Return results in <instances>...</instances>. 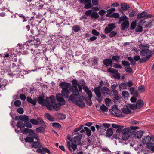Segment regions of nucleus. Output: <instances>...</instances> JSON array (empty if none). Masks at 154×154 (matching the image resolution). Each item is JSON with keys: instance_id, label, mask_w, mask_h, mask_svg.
I'll return each mask as SVG.
<instances>
[{"instance_id": "nucleus-28", "label": "nucleus", "mask_w": 154, "mask_h": 154, "mask_svg": "<svg viewBox=\"0 0 154 154\" xmlns=\"http://www.w3.org/2000/svg\"><path fill=\"white\" fill-rule=\"evenodd\" d=\"M37 120L38 122V124L42 125L45 127H46V125L45 124L43 119L40 117H37Z\"/></svg>"}, {"instance_id": "nucleus-37", "label": "nucleus", "mask_w": 154, "mask_h": 154, "mask_svg": "<svg viewBox=\"0 0 154 154\" xmlns=\"http://www.w3.org/2000/svg\"><path fill=\"white\" fill-rule=\"evenodd\" d=\"M25 142L26 143H32L33 142V138L32 137H26V138L24 139Z\"/></svg>"}, {"instance_id": "nucleus-16", "label": "nucleus", "mask_w": 154, "mask_h": 154, "mask_svg": "<svg viewBox=\"0 0 154 154\" xmlns=\"http://www.w3.org/2000/svg\"><path fill=\"white\" fill-rule=\"evenodd\" d=\"M129 23L128 21V20H125L121 24V29L122 30H124L126 29H127L129 26Z\"/></svg>"}, {"instance_id": "nucleus-46", "label": "nucleus", "mask_w": 154, "mask_h": 154, "mask_svg": "<svg viewBox=\"0 0 154 154\" xmlns=\"http://www.w3.org/2000/svg\"><path fill=\"white\" fill-rule=\"evenodd\" d=\"M143 28L140 25H138L135 29V32H140L143 31Z\"/></svg>"}, {"instance_id": "nucleus-41", "label": "nucleus", "mask_w": 154, "mask_h": 154, "mask_svg": "<svg viewBox=\"0 0 154 154\" xmlns=\"http://www.w3.org/2000/svg\"><path fill=\"white\" fill-rule=\"evenodd\" d=\"M32 39L34 41V43L36 46H38L40 45L41 43V42L40 39L38 38H32Z\"/></svg>"}, {"instance_id": "nucleus-5", "label": "nucleus", "mask_w": 154, "mask_h": 154, "mask_svg": "<svg viewBox=\"0 0 154 154\" xmlns=\"http://www.w3.org/2000/svg\"><path fill=\"white\" fill-rule=\"evenodd\" d=\"M77 86H72L70 87L71 88V91L73 93H75V94H71L68 98V100H75L76 99L77 97L79 95V94L77 88Z\"/></svg>"}, {"instance_id": "nucleus-30", "label": "nucleus", "mask_w": 154, "mask_h": 154, "mask_svg": "<svg viewBox=\"0 0 154 154\" xmlns=\"http://www.w3.org/2000/svg\"><path fill=\"white\" fill-rule=\"evenodd\" d=\"M27 101L28 102L34 105H36V103L37 101L36 100H34L29 97H28L27 98Z\"/></svg>"}, {"instance_id": "nucleus-25", "label": "nucleus", "mask_w": 154, "mask_h": 154, "mask_svg": "<svg viewBox=\"0 0 154 154\" xmlns=\"http://www.w3.org/2000/svg\"><path fill=\"white\" fill-rule=\"evenodd\" d=\"M113 129L112 128H109L106 131L107 137H110L113 134Z\"/></svg>"}, {"instance_id": "nucleus-29", "label": "nucleus", "mask_w": 154, "mask_h": 154, "mask_svg": "<svg viewBox=\"0 0 154 154\" xmlns=\"http://www.w3.org/2000/svg\"><path fill=\"white\" fill-rule=\"evenodd\" d=\"M57 116L58 119L60 120L64 119L66 117L65 114L60 113L57 114Z\"/></svg>"}, {"instance_id": "nucleus-40", "label": "nucleus", "mask_w": 154, "mask_h": 154, "mask_svg": "<svg viewBox=\"0 0 154 154\" xmlns=\"http://www.w3.org/2000/svg\"><path fill=\"white\" fill-rule=\"evenodd\" d=\"M51 124L52 127L57 128H60L61 127V125L58 123H52Z\"/></svg>"}, {"instance_id": "nucleus-23", "label": "nucleus", "mask_w": 154, "mask_h": 154, "mask_svg": "<svg viewBox=\"0 0 154 154\" xmlns=\"http://www.w3.org/2000/svg\"><path fill=\"white\" fill-rule=\"evenodd\" d=\"M121 8L123 10H128L130 7L128 4L125 3H121Z\"/></svg>"}, {"instance_id": "nucleus-26", "label": "nucleus", "mask_w": 154, "mask_h": 154, "mask_svg": "<svg viewBox=\"0 0 154 154\" xmlns=\"http://www.w3.org/2000/svg\"><path fill=\"white\" fill-rule=\"evenodd\" d=\"M45 117L49 121L51 122H53L55 121L54 118L52 117L51 114L49 113H45Z\"/></svg>"}, {"instance_id": "nucleus-35", "label": "nucleus", "mask_w": 154, "mask_h": 154, "mask_svg": "<svg viewBox=\"0 0 154 154\" xmlns=\"http://www.w3.org/2000/svg\"><path fill=\"white\" fill-rule=\"evenodd\" d=\"M24 123H23V121H19L17 122L16 126H17L20 128H24Z\"/></svg>"}, {"instance_id": "nucleus-57", "label": "nucleus", "mask_w": 154, "mask_h": 154, "mask_svg": "<svg viewBox=\"0 0 154 154\" xmlns=\"http://www.w3.org/2000/svg\"><path fill=\"white\" fill-rule=\"evenodd\" d=\"M72 85V86H78L79 84L78 81L76 79H73L71 81Z\"/></svg>"}, {"instance_id": "nucleus-43", "label": "nucleus", "mask_w": 154, "mask_h": 154, "mask_svg": "<svg viewBox=\"0 0 154 154\" xmlns=\"http://www.w3.org/2000/svg\"><path fill=\"white\" fill-rule=\"evenodd\" d=\"M112 60L116 61L117 62H119V60L120 59V57L118 55H113L112 57Z\"/></svg>"}, {"instance_id": "nucleus-36", "label": "nucleus", "mask_w": 154, "mask_h": 154, "mask_svg": "<svg viewBox=\"0 0 154 154\" xmlns=\"http://www.w3.org/2000/svg\"><path fill=\"white\" fill-rule=\"evenodd\" d=\"M36 131L37 132H40L43 133L45 131V130L44 127L42 126H40L37 128L36 129Z\"/></svg>"}, {"instance_id": "nucleus-42", "label": "nucleus", "mask_w": 154, "mask_h": 154, "mask_svg": "<svg viewBox=\"0 0 154 154\" xmlns=\"http://www.w3.org/2000/svg\"><path fill=\"white\" fill-rule=\"evenodd\" d=\"M81 29V28L78 25L74 26L72 27V30L75 32H77Z\"/></svg>"}, {"instance_id": "nucleus-55", "label": "nucleus", "mask_w": 154, "mask_h": 154, "mask_svg": "<svg viewBox=\"0 0 154 154\" xmlns=\"http://www.w3.org/2000/svg\"><path fill=\"white\" fill-rule=\"evenodd\" d=\"M60 108V105L56 103L53 106V109L56 111L59 110Z\"/></svg>"}, {"instance_id": "nucleus-47", "label": "nucleus", "mask_w": 154, "mask_h": 154, "mask_svg": "<svg viewBox=\"0 0 154 154\" xmlns=\"http://www.w3.org/2000/svg\"><path fill=\"white\" fill-rule=\"evenodd\" d=\"M83 100L86 101V103L87 105L90 106L92 104L91 99L90 100L89 98L88 100L85 97H84Z\"/></svg>"}, {"instance_id": "nucleus-34", "label": "nucleus", "mask_w": 154, "mask_h": 154, "mask_svg": "<svg viewBox=\"0 0 154 154\" xmlns=\"http://www.w3.org/2000/svg\"><path fill=\"white\" fill-rule=\"evenodd\" d=\"M99 17L98 13L95 11H93L91 18L92 19H97Z\"/></svg>"}, {"instance_id": "nucleus-59", "label": "nucleus", "mask_w": 154, "mask_h": 154, "mask_svg": "<svg viewBox=\"0 0 154 154\" xmlns=\"http://www.w3.org/2000/svg\"><path fill=\"white\" fill-rule=\"evenodd\" d=\"M24 127L26 126V127L31 128H32V126L31 124L29 122L27 121L26 122H24Z\"/></svg>"}, {"instance_id": "nucleus-60", "label": "nucleus", "mask_w": 154, "mask_h": 154, "mask_svg": "<svg viewBox=\"0 0 154 154\" xmlns=\"http://www.w3.org/2000/svg\"><path fill=\"white\" fill-rule=\"evenodd\" d=\"M128 18H127V17L125 15H124V16H121L120 17H119V21H124L125 20H127Z\"/></svg>"}, {"instance_id": "nucleus-38", "label": "nucleus", "mask_w": 154, "mask_h": 154, "mask_svg": "<svg viewBox=\"0 0 154 154\" xmlns=\"http://www.w3.org/2000/svg\"><path fill=\"white\" fill-rule=\"evenodd\" d=\"M100 109L103 112H107L108 111V108L104 104L100 106Z\"/></svg>"}, {"instance_id": "nucleus-13", "label": "nucleus", "mask_w": 154, "mask_h": 154, "mask_svg": "<svg viewBox=\"0 0 154 154\" xmlns=\"http://www.w3.org/2000/svg\"><path fill=\"white\" fill-rule=\"evenodd\" d=\"M61 96V94H57L56 95V99L57 101L59 102L61 105H65L66 102L64 99Z\"/></svg>"}, {"instance_id": "nucleus-45", "label": "nucleus", "mask_w": 154, "mask_h": 154, "mask_svg": "<svg viewBox=\"0 0 154 154\" xmlns=\"http://www.w3.org/2000/svg\"><path fill=\"white\" fill-rule=\"evenodd\" d=\"M137 26V23L135 21L133 22L131 24L130 29L131 30L134 29Z\"/></svg>"}, {"instance_id": "nucleus-33", "label": "nucleus", "mask_w": 154, "mask_h": 154, "mask_svg": "<svg viewBox=\"0 0 154 154\" xmlns=\"http://www.w3.org/2000/svg\"><path fill=\"white\" fill-rule=\"evenodd\" d=\"M114 114H115L116 116L117 117H124L123 115L122 114L121 111L119 109L117 110Z\"/></svg>"}, {"instance_id": "nucleus-27", "label": "nucleus", "mask_w": 154, "mask_h": 154, "mask_svg": "<svg viewBox=\"0 0 154 154\" xmlns=\"http://www.w3.org/2000/svg\"><path fill=\"white\" fill-rule=\"evenodd\" d=\"M143 133V132L142 131L140 130L136 132L135 134V136L137 138L140 139L142 137Z\"/></svg>"}, {"instance_id": "nucleus-11", "label": "nucleus", "mask_w": 154, "mask_h": 154, "mask_svg": "<svg viewBox=\"0 0 154 154\" xmlns=\"http://www.w3.org/2000/svg\"><path fill=\"white\" fill-rule=\"evenodd\" d=\"M116 26L114 23H111L108 24V26L106 27L104 29L105 34H108L111 32Z\"/></svg>"}, {"instance_id": "nucleus-49", "label": "nucleus", "mask_w": 154, "mask_h": 154, "mask_svg": "<svg viewBox=\"0 0 154 154\" xmlns=\"http://www.w3.org/2000/svg\"><path fill=\"white\" fill-rule=\"evenodd\" d=\"M35 48H29V50H30L31 51V53L33 54L34 56H35L37 53H38V51H37L35 50L34 49Z\"/></svg>"}, {"instance_id": "nucleus-7", "label": "nucleus", "mask_w": 154, "mask_h": 154, "mask_svg": "<svg viewBox=\"0 0 154 154\" xmlns=\"http://www.w3.org/2000/svg\"><path fill=\"white\" fill-rule=\"evenodd\" d=\"M101 87L102 86L99 85L97 87H95L94 89V91L96 95L98 98L97 100L99 102H101L103 99V96H101V93L100 92Z\"/></svg>"}, {"instance_id": "nucleus-21", "label": "nucleus", "mask_w": 154, "mask_h": 154, "mask_svg": "<svg viewBox=\"0 0 154 154\" xmlns=\"http://www.w3.org/2000/svg\"><path fill=\"white\" fill-rule=\"evenodd\" d=\"M143 105L144 102L141 99L138 100L136 104L137 106V109H139L142 107Z\"/></svg>"}, {"instance_id": "nucleus-19", "label": "nucleus", "mask_w": 154, "mask_h": 154, "mask_svg": "<svg viewBox=\"0 0 154 154\" xmlns=\"http://www.w3.org/2000/svg\"><path fill=\"white\" fill-rule=\"evenodd\" d=\"M129 92L131 94L133 95H136V96L138 97V91L135 90L134 87H131L129 89Z\"/></svg>"}, {"instance_id": "nucleus-20", "label": "nucleus", "mask_w": 154, "mask_h": 154, "mask_svg": "<svg viewBox=\"0 0 154 154\" xmlns=\"http://www.w3.org/2000/svg\"><path fill=\"white\" fill-rule=\"evenodd\" d=\"M42 146L41 143L38 141H37V142H35L33 141V142L31 144V146L33 148H40Z\"/></svg>"}, {"instance_id": "nucleus-52", "label": "nucleus", "mask_w": 154, "mask_h": 154, "mask_svg": "<svg viewBox=\"0 0 154 154\" xmlns=\"http://www.w3.org/2000/svg\"><path fill=\"white\" fill-rule=\"evenodd\" d=\"M121 63L122 65L125 66L127 67H130V64L129 63V62L127 61H122V62Z\"/></svg>"}, {"instance_id": "nucleus-2", "label": "nucleus", "mask_w": 154, "mask_h": 154, "mask_svg": "<svg viewBox=\"0 0 154 154\" xmlns=\"http://www.w3.org/2000/svg\"><path fill=\"white\" fill-rule=\"evenodd\" d=\"M59 86L62 89V96L65 98H68L71 91L70 87H71V84L69 83L62 82L59 84Z\"/></svg>"}, {"instance_id": "nucleus-15", "label": "nucleus", "mask_w": 154, "mask_h": 154, "mask_svg": "<svg viewBox=\"0 0 154 154\" xmlns=\"http://www.w3.org/2000/svg\"><path fill=\"white\" fill-rule=\"evenodd\" d=\"M38 53L35 56V58L34 59V61L35 63L40 62L41 61V57L42 54L40 53L39 50H38Z\"/></svg>"}, {"instance_id": "nucleus-44", "label": "nucleus", "mask_w": 154, "mask_h": 154, "mask_svg": "<svg viewBox=\"0 0 154 154\" xmlns=\"http://www.w3.org/2000/svg\"><path fill=\"white\" fill-rule=\"evenodd\" d=\"M84 128L85 129L87 136L88 137L90 136L91 135V130L87 127H84Z\"/></svg>"}, {"instance_id": "nucleus-18", "label": "nucleus", "mask_w": 154, "mask_h": 154, "mask_svg": "<svg viewBox=\"0 0 154 154\" xmlns=\"http://www.w3.org/2000/svg\"><path fill=\"white\" fill-rule=\"evenodd\" d=\"M72 135L77 134L78 135L76 136H75L74 137V139L75 140L74 141V142L75 143H76V141L80 142L82 139V134H80L79 133H75L74 134H72Z\"/></svg>"}, {"instance_id": "nucleus-4", "label": "nucleus", "mask_w": 154, "mask_h": 154, "mask_svg": "<svg viewBox=\"0 0 154 154\" xmlns=\"http://www.w3.org/2000/svg\"><path fill=\"white\" fill-rule=\"evenodd\" d=\"M122 127L118 128L116 131V133H120L122 132V138L123 140L125 141L127 140L128 138V135L127 133L128 131V130L127 129V128H123L124 127L121 125Z\"/></svg>"}, {"instance_id": "nucleus-6", "label": "nucleus", "mask_w": 154, "mask_h": 154, "mask_svg": "<svg viewBox=\"0 0 154 154\" xmlns=\"http://www.w3.org/2000/svg\"><path fill=\"white\" fill-rule=\"evenodd\" d=\"M151 139L149 135L144 136L142 139V142L144 144H146V147L150 149L152 146L153 145V143L151 142Z\"/></svg>"}, {"instance_id": "nucleus-54", "label": "nucleus", "mask_w": 154, "mask_h": 154, "mask_svg": "<svg viewBox=\"0 0 154 154\" xmlns=\"http://www.w3.org/2000/svg\"><path fill=\"white\" fill-rule=\"evenodd\" d=\"M121 97L118 95L115 96H114V99H113V102L116 103V102H119Z\"/></svg>"}, {"instance_id": "nucleus-1", "label": "nucleus", "mask_w": 154, "mask_h": 154, "mask_svg": "<svg viewBox=\"0 0 154 154\" xmlns=\"http://www.w3.org/2000/svg\"><path fill=\"white\" fill-rule=\"evenodd\" d=\"M16 14H17L20 17L23 18V22H26L28 20L29 24H30L32 26V29L31 31L32 34L36 36L39 35L37 33V32H38L39 31L38 30L37 26L36 25L35 23V21L34 20L33 17H31L29 19L28 17H26L22 14H18L17 13Z\"/></svg>"}, {"instance_id": "nucleus-17", "label": "nucleus", "mask_w": 154, "mask_h": 154, "mask_svg": "<svg viewBox=\"0 0 154 154\" xmlns=\"http://www.w3.org/2000/svg\"><path fill=\"white\" fill-rule=\"evenodd\" d=\"M37 101L38 103L42 106H45V99H44V96L43 94H42L41 96L38 97L37 99Z\"/></svg>"}, {"instance_id": "nucleus-58", "label": "nucleus", "mask_w": 154, "mask_h": 154, "mask_svg": "<svg viewBox=\"0 0 154 154\" xmlns=\"http://www.w3.org/2000/svg\"><path fill=\"white\" fill-rule=\"evenodd\" d=\"M30 122L32 124L35 125H37L38 124V121L34 119H31L30 120Z\"/></svg>"}, {"instance_id": "nucleus-50", "label": "nucleus", "mask_w": 154, "mask_h": 154, "mask_svg": "<svg viewBox=\"0 0 154 154\" xmlns=\"http://www.w3.org/2000/svg\"><path fill=\"white\" fill-rule=\"evenodd\" d=\"M127 58L128 60L130 61V64L132 65L135 64L136 62L135 60H133L134 59L133 58L130 57H128Z\"/></svg>"}, {"instance_id": "nucleus-48", "label": "nucleus", "mask_w": 154, "mask_h": 154, "mask_svg": "<svg viewBox=\"0 0 154 154\" xmlns=\"http://www.w3.org/2000/svg\"><path fill=\"white\" fill-rule=\"evenodd\" d=\"M145 91V87L144 85L140 86L138 87V91L143 93Z\"/></svg>"}, {"instance_id": "nucleus-31", "label": "nucleus", "mask_w": 154, "mask_h": 154, "mask_svg": "<svg viewBox=\"0 0 154 154\" xmlns=\"http://www.w3.org/2000/svg\"><path fill=\"white\" fill-rule=\"evenodd\" d=\"M119 88L120 90L122 89H126L127 88V84L125 82H123L120 84L119 86Z\"/></svg>"}, {"instance_id": "nucleus-10", "label": "nucleus", "mask_w": 154, "mask_h": 154, "mask_svg": "<svg viewBox=\"0 0 154 154\" xmlns=\"http://www.w3.org/2000/svg\"><path fill=\"white\" fill-rule=\"evenodd\" d=\"M130 129L129 128H127V129L128 130V131L127 134L128 135V138L131 135H135L136 132V130L138 128H139L137 126H131L130 127Z\"/></svg>"}, {"instance_id": "nucleus-64", "label": "nucleus", "mask_w": 154, "mask_h": 154, "mask_svg": "<svg viewBox=\"0 0 154 154\" xmlns=\"http://www.w3.org/2000/svg\"><path fill=\"white\" fill-rule=\"evenodd\" d=\"M109 33H110L109 34V36L111 38L115 36L117 34V32L114 31H111Z\"/></svg>"}, {"instance_id": "nucleus-32", "label": "nucleus", "mask_w": 154, "mask_h": 154, "mask_svg": "<svg viewBox=\"0 0 154 154\" xmlns=\"http://www.w3.org/2000/svg\"><path fill=\"white\" fill-rule=\"evenodd\" d=\"M147 12L146 11H143L139 14H138L137 16V19H139L142 18L145 16L147 14Z\"/></svg>"}, {"instance_id": "nucleus-14", "label": "nucleus", "mask_w": 154, "mask_h": 154, "mask_svg": "<svg viewBox=\"0 0 154 154\" xmlns=\"http://www.w3.org/2000/svg\"><path fill=\"white\" fill-rule=\"evenodd\" d=\"M103 63L106 66L112 67L113 64V61L111 58H105L103 60Z\"/></svg>"}, {"instance_id": "nucleus-63", "label": "nucleus", "mask_w": 154, "mask_h": 154, "mask_svg": "<svg viewBox=\"0 0 154 154\" xmlns=\"http://www.w3.org/2000/svg\"><path fill=\"white\" fill-rule=\"evenodd\" d=\"M21 102L20 100H15L14 102V106L16 107L20 106L21 105Z\"/></svg>"}, {"instance_id": "nucleus-62", "label": "nucleus", "mask_w": 154, "mask_h": 154, "mask_svg": "<svg viewBox=\"0 0 154 154\" xmlns=\"http://www.w3.org/2000/svg\"><path fill=\"white\" fill-rule=\"evenodd\" d=\"M107 13L106 14V16L107 17H110L111 16V14L113 12L111 9H109L106 11Z\"/></svg>"}, {"instance_id": "nucleus-3", "label": "nucleus", "mask_w": 154, "mask_h": 154, "mask_svg": "<svg viewBox=\"0 0 154 154\" xmlns=\"http://www.w3.org/2000/svg\"><path fill=\"white\" fill-rule=\"evenodd\" d=\"M151 53V51L148 49L144 48L141 50L140 52V55L142 56H146L144 57L140 58L139 62L144 63L148 61L152 56Z\"/></svg>"}, {"instance_id": "nucleus-53", "label": "nucleus", "mask_w": 154, "mask_h": 154, "mask_svg": "<svg viewBox=\"0 0 154 154\" xmlns=\"http://www.w3.org/2000/svg\"><path fill=\"white\" fill-rule=\"evenodd\" d=\"M122 95L125 98H127L129 97V94L128 92L126 91H122Z\"/></svg>"}, {"instance_id": "nucleus-56", "label": "nucleus", "mask_w": 154, "mask_h": 154, "mask_svg": "<svg viewBox=\"0 0 154 154\" xmlns=\"http://www.w3.org/2000/svg\"><path fill=\"white\" fill-rule=\"evenodd\" d=\"M42 154H45L46 153H47L48 154L50 153V150L46 148L42 147Z\"/></svg>"}, {"instance_id": "nucleus-12", "label": "nucleus", "mask_w": 154, "mask_h": 154, "mask_svg": "<svg viewBox=\"0 0 154 154\" xmlns=\"http://www.w3.org/2000/svg\"><path fill=\"white\" fill-rule=\"evenodd\" d=\"M75 100H75H70V101H71L73 103H75L80 107L83 108L85 107V103L82 100ZM68 100L70 101V100Z\"/></svg>"}, {"instance_id": "nucleus-61", "label": "nucleus", "mask_w": 154, "mask_h": 154, "mask_svg": "<svg viewBox=\"0 0 154 154\" xmlns=\"http://www.w3.org/2000/svg\"><path fill=\"white\" fill-rule=\"evenodd\" d=\"M93 12L91 10H89L86 11L85 12V14L86 16H89L90 15L91 16L92 13Z\"/></svg>"}, {"instance_id": "nucleus-8", "label": "nucleus", "mask_w": 154, "mask_h": 154, "mask_svg": "<svg viewBox=\"0 0 154 154\" xmlns=\"http://www.w3.org/2000/svg\"><path fill=\"white\" fill-rule=\"evenodd\" d=\"M34 42V41H33L32 38L31 40H29L27 41L23 45V47L26 46V48L27 49H29V48H35L36 47Z\"/></svg>"}, {"instance_id": "nucleus-9", "label": "nucleus", "mask_w": 154, "mask_h": 154, "mask_svg": "<svg viewBox=\"0 0 154 154\" xmlns=\"http://www.w3.org/2000/svg\"><path fill=\"white\" fill-rule=\"evenodd\" d=\"M20 130L24 134H26L28 133V136L30 137H32L35 133L33 130L27 128H25L23 130L20 129Z\"/></svg>"}, {"instance_id": "nucleus-22", "label": "nucleus", "mask_w": 154, "mask_h": 154, "mask_svg": "<svg viewBox=\"0 0 154 154\" xmlns=\"http://www.w3.org/2000/svg\"><path fill=\"white\" fill-rule=\"evenodd\" d=\"M19 118V119L24 122L28 121L29 120L28 116L25 115H20Z\"/></svg>"}, {"instance_id": "nucleus-39", "label": "nucleus", "mask_w": 154, "mask_h": 154, "mask_svg": "<svg viewBox=\"0 0 154 154\" xmlns=\"http://www.w3.org/2000/svg\"><path fill=\"white\" fill-rule=\"evenodd\" d=\"M122 112L126 114H130L131 113V110L127 108H123L122 109Z\"/></svg>"}, {"instance_id": "nucleus-24", "label": "nucleus", "mask_w": 154, "mask_h": 154, "mask_svg": "<svg viewBox=\"0 0 154 154\" xmlns=\"http://www.w3.org/2000/svg\"><path fill=\"white\" fill-rule=\"evenodd\" d=\"M56 46L53 42H48L47 47L51 50H54Z\"/></svg>"}, {"instance_id": "nucleus-51", "label": "nucleus", "mask_w": 154, "mask_h": 154, "mask_svg": "<svg viewBox=\"0 0 154 154\" xmlns=\"http://www.w3.org/2000/svg\"><path fill=\"white\" fill-rule=\"evenodd\" d=\"M110 18H119V14L118 13H114L111 15Z\"/></svg>"}]
</instances>
